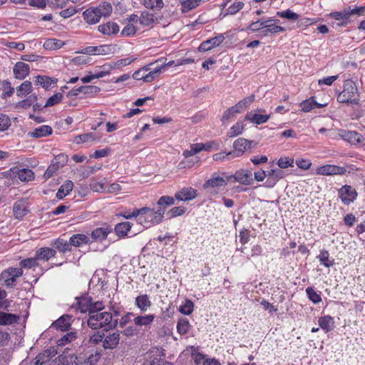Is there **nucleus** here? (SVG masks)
Segmentation results:
<instances>
[{"label":"nucleus","mask_w":365,"mask_h":365,"mask_svg":"<svg viewBox=\"0 0 365 365\" xmlns=\"http://www.w3.org/2000/svg\"><path fill=\"white\" fill-rule=\"evenodd\" d=\"M88 326L93 329H103L105 331L115 328L118 324V319H113L110 312H90L87 319Z\"/></svg>","instance_id":"1"},{"label":"nucleus","mask_w":365,"mask_h":365,"mask_svg":"<svg viewBox=\"0 0 365 365\" xmlns=\"http://www.w3.org/2000/svg\"><path fill=\"white\" fill-rule=\"evenodd\" d=\"M365 12V6L354 8L349 6L344 8L341 11L331 12L329 16L333 18L336 22V26H346L349 23L356 19L357 16L362 15ZM334 25V23H332Z\"/></svg>","instance_id":"2"},{"label":"nucleus","mask_w":365,"mask_h":365,"mask_svg":"<svg viewBox=\"0 0 365 365\" xmlns=\"http://www.w3.org/2000/svg\"><path fill=\"white\" fill-rule=\"evenodd\" d=\"M112 11L111 4L104 1L97 7H91L84 11L83 17L88 24H95L99 22L101 17L110 16Z\"/></svg>","instance_id":"3"},{"label":"nucleus","mask_w":365,"mask_h":365,"mask_svg":"<svg viewBox=\"0 0 365 365\" xmlns=\"http://www.w3.org/2000/svg\"><path fill=\"white\" fill-rule=\"evenodd\" d=\"M358 88L355 83L351 80H346L344 83V90L337 96V101L342 103L358 104L359 99Z\"/></svg>","instance_id":"4"},{"label":"nucleus","mask_w":365,"mask_h":365,"mask_svg":"<svg viewBox=\"0 0 365 365\" xmlns=\"http://www.w3.org/2000/svg\"><path fill=\"white\" fill-rule=\"evenodd\" d=\"M146 211L144 212L143 217H139L138 222L145 227H150L154 225L160 223L164 218V209L159 207L154 210L150 207H145Z\"/></svg>","instance_id":"5"},{"label":"nucleus","mask_w":365,"mask_h":365,"mask_svg":"<svg viewBox=\"0 0 365 365\" xmlns=\"http://www.w3.org/2000/svg\"><path fill=\"white\" fill-rule=\"evenodd\" d=\"M23 274L21 268L9 267L3 271L0 274V281L7 287H13L15 284L16 278Z\"/></svg>","instance_id":"6"},{"label":"nucleus","mask_w":365,"mask_h":365,"mask_svg":"<svg viewBox=\"0 0 365 365\" xmlns=\"http://www.w3.org/2000/svg\"><path fill=\"white\" fill-rule=\"evenodd\" d=\"M257 145L254 140H249L243 138H237L233 143V151L229 152V155H232V158L240 157L245 152L252 148V145Z\"/></svg>","instance_id":"7"},{"label":"nucleus","mask_w":365,"mask_h":365,"mask_svg":"<svg viewBox=\"0 0 365 365\" xmlns=\"http://www.w3.org/2000/svg\"><path fill=\"white\" fill-rule=\"evenodd\" d=\"M338 135L352 145H363L364 137L361 134L354 130H339Z\"/></svg>","instance_id":"8"},{"label":"nucleus","mask_w":365,"mask_h":365,"mask_svg":"<svg viewBox=\"0 0 365 365\" xmlns=\"http://www.w3.org/2000/svg\"><path fill=\"white\" fill-rule=\"evenodd\" d=\"M339 195L344 204L349 205L357 197V192L350 185H344L339 190Z\"/></svg>","instance_id":"9"},{"label":"nucleus","mask_w":365,"mask_h":365,"mask_svg":"<svg viewBox=\"0 0 365 365\" xmlns=\"http://www.w3.org/2000/svg\"><path fill=\"white\" fill-rule=\"evenodd\" d=\"M57 354V351L54 347H51L39 353L31 361L33 365H43L48 361Z\"/></svg>","instance_id":"10"},{"label":"nucleus","mask_w":365,"mask_h":365,"mask_svg":"<svg viewBox=\"0 0 365 365\" xmlns=\"http://www.w3.org/2000/svg\"><path fill=\"white\" fill-rule=\"evenodd\" d=\"M346 170L344 167L334 165H325L317 169V174L321 175H343Z\"/></svg>","instance_id":"11"},{"label":"nucleus","mask_w":365,"mask_h":365,"mask_svg":"<svg viewBox=\"0 0 365 365\" xmlns=\"http://www.w3.org/2000/svg\"><path fill=\"white\" fill-rule=\"evenodd\" d=\"M232 178L236 182L245 185H252L254 182L252 173L249 170H238L232 175Z\"/></svg>","instance_id":"12"},{"label":"nucleus","mask_w":365,"mask_h":365,"mask_svg":"<svg viewBox=\"0 0 365 365\" xmlns=\"http://www.w3.org/2000/svg\"><path fill=\"white\" fill-rule=\"evenodd\" d=\"M284 176V172L280 169H272L267 173V179L265 182V187H272L276 183Z\"/></svg>","instance_id":"13"},{"label":"nucleus","mask_w":365,"mask_h":365,"mask_svg":"<svg viewBox=\"0 0 365 365\" xmlns=\"http://www.w3.org/2000/svg\"><path fill=\"white\" fill-rule=\"evenodd\" d=\"M223 34H220L214 38L208 39L202 42L198 49L200 51L205 52L212 49V48L220 45L225 40Z\"/></svg>","instance_id":"14"},{"label":"nucleus","mask_w":365,"mask_h":365,"mask_svg":"<svg viewBox=\"0 0 365 365\" xmlns=\"http://www.w3.org/2000/svg\"><path fill=\"white\" fill-rule=\"evenodd\" d=\"M120 341V334L118 332H113L103 336V347L105 349H115Z\"/></svg>","instance_id":"15"},{"label":"nucleus","mask_w":365,"mask_h":365,"mask_svg":"<svg viewBox=\"0 0 365 365\" xmlns=\"http://www.w3.org/2000/svg\"><path fill=\"white\" fill-rule=\"evenodd\" d=\"M111 51L112 46L101 45L98 46H88L82 51V53L89 55H106L110 53Z\"/></svg>","instance_id":"16"},{"label":"nucleus","mask_w":365,"mask_h":365,"mask_svg":"<svg viewBox=\"0 0 365 365\" xmlns=\"http://www.w3.org/2000/svg\"><path fill=\"white\" fill-rule=\"evenodd\" d=\"M29 66L21 61L17 62L13 68L15 78L19 80L24 79L29 74Z\"/></svg>","instance_id":"17"},{"label":"nucleus","mask_w":365,"mask_h":365,"mask_svg":"<svg viewBox=\"0 0 365 365\" xmlns=\"http://www.w3.org/2000/svg\"><path fill=\"white\" fill-rule=\"evenodd\" d=\"M71 315H63L52 324V327L62 331H68L71 326Z\"/></svg>","instance_id":"18"},{"label":"nucleus","mask_w":365,"mask_h":365,"mask_svg":"<svg viewBox=\"0 0 365 365\" xmlns=\"http://www.w3.org/2000/svg\"><path fill=\"white\" fill-rule=\"evenodd\" d=\"M197 196L196 190L192 187L183 188L177 192L175 197L178 200L188 201L195 198Z\"/></svg>","instance_id":"19"},{"label":"nucleus","mask_w":365,"mask_h":365,"mask_svg":"<svg viewBox=\"0 0 365 365\" xmlns=\"http://www.w3.org/2000/svg\"><path fill=\"white\" fill-rule=\"evenodd\" d=\"M274 22L275 24L279 22V19H272L271 18L264 20V19H259L256 21L252 22L247 27L248 30L252 31H257L261 29H265L268 26L269 23Z\"/></svg>","instance_id":"20"},{"label":"nucleus","mask_w":365,"mask_h":365,"mask_svg":"<svg viewBox=\"0 0 365 365\" xmlns=\"http://www.w3.org/2000/svg\"><path fill=\"white\" fill-rule=\"evenodd\" d=\"M13 211L15 218L22 220L23 217L29 212L27 206L23 200L17 201L14 203Z\"/></svg>","instance_id":"21"},{"label":"nucleus","mask_w":365,"mask_h":365,"mask_svg":"<svg viewBox=\"0 0 365 365\" xmlns=\"http://www.w3.org/2000/svg\"><path fill=\"white\" fill-rule=\"evenodd\" d=\"M52 128L49 125H41L36 128L33 131L28 133V135L32 138H42L52 134Z\"/></svg>","instance_id":"22"},{"label":"nucleus","mask_w":365,"mask_h":365,"mask_svg":"<svg viewBox=\"0 0 365 365\" xmlns=\"http://www.w3.org/2000/svg\"><path fill=\"white\" fill-rule=\"evenodd\" d=\"M76 299L77 300V309L81 312H88L89 313L91 304H93L92 298L88 296H82L81 297H76Z\"/></svg>","instance_id":"23"},{"label":"nucleus","mask_w":365,"mask_h":365,"mask_svg":"<svg viewBox=\"0 0 365 365\" xmlns=\"http://www.w3.org/2000/svg\"><path fill=\"white\" fill-rule=\"evenodd\" d=\"M20 317L19 315L0 312V325L6 326L18 323Z\"/></svg>","instance_id":"24"},{"label":"nucleus","mask_w":365,"mask_h":365,"mask_svg":"<svg viewBox=\"0 0 365 365\" xmlns=\"http://www.w3.org/2000/svg\"><path fill=\"white\" fill-rule=\"evenodd\" d=\"M98 29L104 35L116 34L119 31V27L115 22H108L104 24L99 25Z\"/></svg>","instance_id":"25"},{"label":"nucleus","mask_w":365,"mask_h":365,"mask_svg":"<svg viewBox=\"0 0 365 365\" xmlns=\"http://www.w3.org/2000/svg\"><path fill=\"white\" fill-rule=\"evenodd\" d=\"M135 305L141 312H146L152 305L148 295L141 294L135 298Z\"/></svg>","instance_id":"26"},{"label":"nucleus","mask_w":365,"mask_h":365,"mask_svg":"<svg viewBox=\"0 0 365 365\" xmlns=\"http://www.w3.org/2000/svg\"><path fill=\"white\" fill-rule=\"evenodd\" d=\"M112 232V229L107 227H98L94 230L91 233V237L93 240L101 242L106 238L108 235Z\"/></svg>","instance_id":"27"},{"label":"nucleus","mask_w":365,"mask_h":365,"mask_svg":"<svg viewBox=\"0 0 365 365\" xmlns=\"http://www.w3.org/2000/svg\"><path fill=\"white\" fill-rule=\"evenodd\" d=\"M56 253V250L52 248L42 247L36 251L35 257L37 259L48 261L50 258L54 257Z\"/></svg>","instance_id":"28"},{"label":"nucleus","mask_w":365,"mask_h":365,"mask_svg":"<svg viewBox=\"0 0 365 365\" xmlns=\"http://www.w3.org/2000/svg\"><path fill=\"white\" fill-rule=\"evenodd\" d=\"M139 21L143 26H149L153 24L158 23V20L153 14L148 11H143L139 18Z\"/></svg>","instance_id":"29"},{"label":"nucleus","mask_w":365,"mask_h":365,"mask_svg":"<svg viewBox=\"0 0 365 365\" xmlns=\"http://www.w3.org/2000/svg\"><path fill=\"white\" fill-rule=\"evenodd\" d=\"M155 319V315L147 314L145 316H138L134 318L133 322L135 325L140 327H148L150 325Z\"/></svg>","instance_id":"30"},{"label":"nucleus","mask_w":365,"mask_h":365,"mask_svg":"<svg viewBox=\"0 0 365 365\" xmlns=\"http://www.w3.org/2000/svg\"><path fill=\"white\" fill-rule=\"evenodd\" d=\"M71 246L79 247L90 242L89 237L83 234L73 235L69 240Z\"/></svg>","instance_id":"31"},{"label":"nucleus","mask_w":365,"mask_h":365,"mask_svg":"<svg viewBox=\"0 0 365 365\" xmlns=\"http://www.w3.org/2000/svg\"><path fill=\"white\" fill-rule=\"evenodd\" d=\"M57 79L47 76H36V83L41 85L45 89H48L51 84L56 83Z\"/></svg>","instance_id":"32"},{"label":"nucleus","mask_w":365,"mask_h":365,"mask_svg":"<svg viewBox=\"0 0 365 365\" xmlns=\"http://www.w3.org/2000/svg\"><path fill=\"white\" fill-rule=\"evenodd\" d=\"M73 183L71 180L66 181L58 189L56 193V197L58 199H63L65 196L69 194L72 190Z\"/></svg>","instance_id":"33"},{"label":"nucleus","mask_w":365,"mask_h":365,"mask_svg":"<svg viewBox=\"0 0 365 365\" xmlns=\"http://www.w3.org/2000/svg\"><path fill=\"white\" fill-rule=\"evenodd\" d=\"M32 91V84L29 81H25L16 88V94L19 97L25 96Z\"/></svg>","instance_id":"34"},{"label":"nucleus","mask_w":365,"mask_h":365,"mask_svg":"<svg viewBox=\"0 0 365 365\" xmlns=\"http://www.w3.org/2000/svg\"><path fill=\"white\" fill-rule=\"evenodd\" d=\"M333 318L330 316H324L319 319L320 327L326 332H329L333 329Z\"/></svg>","instance_id":"35"},{"label":"nucleus","mask_w":365,"mask_h":365,"mask_svg":"<svg viewBox=\"0 0 365 365\" xmlns=\"http://www.w3.org/2000/svg\"><path fill=\"white\" fill-rule=\"evenodd\" d=\"M131 228V223L129 222H124L118 223L115 227V231L119 237H125L128 232Z\"/></svg>","instance_id":"36"},{"label":"nucleus","mask_w":365,"mask_h":365,"mask_svg":"<svg viewBox=\"0 0 365 365\" xmlns=\"http://www.w3.org/2000/svg\"><path fill=\"white\" fill-rule=\"evenodd\" d=\"M317 258L322 264L328 268L332 267L334 263V259H329V253L327 250H322Z\"/></svg>","instance_id":"37"},{"label":"nucleus","mask_w":365,"mask_h":365,"mask_svg":"<svg viewBox=\"0 0 365 365\" xmlns=\"http://www.w3.org/2000/svg\"><path fill=\"white\" fill-rule=\"evenodd\" d=\"M18 178L23 182L31 181L34 178V173L31 169L24 168L19 170Z\"/></svg>","instance_id":"38"},{"label":"nucleus","mask_w":365,"mask_h":365,"mask_svg":"<svg viewBox=\"0 0 365 365\" xmlns=\"http://www.w3.org/2000/svg\"><path fill=\"white\" fill-rule=\"evenodd\" d=\"M201 0H184L181 2L182 8L181 11L182 13H186L190 10L196 8Z\"/></svg>","instance_id":"39"},{"label":"nucleus","mask_w":365,"mask_h":365,"mask_svg":"<svg viewBox=\"0 0 365 365\" xmlns=\"http://www.w3.org/2000/svg\"><path fill=\"white\" fill-rule=\"evenodd\" d=\"M143 5L148 9L160 10L164 3L163 0H143Z\"/></svg>","instance_id":"40"},{"label":"nucleus","mask_w":365,"mask_h":365,"mask_svg":"<svg viewBox=\"0 0 365 365\" xmlns=\"http://www.w3.org/2000/svg\"><path fill=\"white\" fill-rule=\"evenodd\" d=\"M81 93H83L87 97H93L96 96L99 91L100 88L96 86H80Z\"/></svg>","instance_id":"41"},{"label":"nucleus","mask_w":365,"mask_h":365,"mask_svg":"<svg viewBox=\"0 0 365 365\" xmlns=\"http://www.w3.org/2000/svg\"><path fill=\"white\" fill-rule=\"evenodd\" d=\"M242 111L240 110L239 107H237V105L235 104V106L229 108L224 112L222 117V121L225 122V120H228L229 119L233 118L235 114L240 113Z\"/></svg>","instance_id":"42"},{"label":"nucleus","mask_w":365,"mask_h":365,"mask_svg":"<svg viewBox=\"0 0 365 365\" xmlns=\"http://www.w3.org/2000/svg\"><path fill=\"white\" fill-rule=\"evenodd\" d=\"M37 100L36 94L34 93L28 96L26 99L19 102L16 107L22 108H28L31 105H34V102Z\"/></svg>","instance_id":"43"},{"label":"nucleus","mask_w":365,"mask_h":365,"mask_svg":"<svg viewBox=\"0 0 365 365\" xmlns=\"http://www.w3.org/2000/svg\"><path fill=\"white\" fill-rule=\"evenodd\" d=\"M225 184V180L221 177H213L211 179L206 181L204 185L205 187H221Z\"/></svg>","instance_id":"44"},{"label":"nucleus","mask_w":365,"mask_h":365,"mask_svg":"<svg viewBox=\"0 0 365 365\" xmlns=\"http://www.w3.org/2000/svg\"><path fill=\"white\" fill-rule=\"evenodd\" d=\"M244 130V124L242 122H237L232 127L227 133L229 138H234L240 135Z\"/></svg>","instance_id":"45"},{"label":"nucleus","mask_w":365,"mask_h":365,"mask_svg":"<svg viewBox=\"0 0 365 365\" xmlns=\"http://www.w3.org/2000/svg\"><path fill=\"white\" fill-rule=\"evenodd\" d=\"M190 327V322L187 319H180L178 322L177 329L180 334H185L189 331Z\"/></svg>","instance_id":"46"},{"label":"nucleus","mask_w":365,"mask_h":365,"mask_svg":"<svg viewBox=\"0 0 365 365\" xmlns=\"http://www.w3.org/2000/svg\"><path fill=\"white\" fill-rule=\"evenodd\" d=\"M277 16L291 21H297L299 16V14L292 11L290 9L284 11H277Z\"/></svg>","instance_id":"47"},{"label":"nucleus","mask_w":365,"mask_h":365,"mask_svg":"<svg viewBox=\"0 0 365 365\" xmlns=\"http://www.w3.org/2000/svg\"><path fill=\"white\" fill-rule=\"evenodd\" d=\"M194 309V304L190 299H185V303L179 308V311L185 314L190 315Z\"/></svg>","instance_id":"48"},{"label":"nucleus","mask_w":365,"mask_h":365,"mask_svg":"<svg viewBox=\"0 0 365 365\" xmlns=\"http://www.w3.org/2000/svg\"><path fill=\"white\" fill-rule=\"evenodd\" d=\"M54 246L57 250L62 252L71 250L70 242H68L63 239H57L54 242Z\"/></svg>","instance_id":"49"},{"label":"nucleus","mask_w":365,"mask_h":365,"mask_svg":"<svg viewBox=\"0 0 365 365\" xmlns=\"http://www.w3.org/2000/svg\"><path fill=\"white\" fill-rule=\"evenodd\" d=\"M64 45V43L58 39H48L47 40L43 46L46 49H58L61 48Z\"/></svg>","instance_id":"50"},{"label":"nucleus","mask_w":365,"mask_h":365,"mask_svg":"<svg viewBox=\"0 0 365 365\" xmlns=\"http://www.w3.org/2000/svg\"><path fill=\"white\" fill-rule=\"evenodd\" d=\"M285 28L277 26L275 24L269 23L268 26L263 31L264 36H268L269 34H277L281 31H284Z\"/></svg>","instance_id":"51"},{"label":"nucleus","mask_w":365,"mask_h":365,"mask_svg":"<svg viewBox=\"0 0 365 365\" xmlns=\"http://www.w3.org/2000/svg\"><path fill=\"white\" fill-rule=\"evenodd\" d=\"M76 337L77 336L76 331L68 332L58 340V345L63 346L67 343L73 341L76 339Z\"/></svg>","instance_id":"52"},{"label":"nucleus","mask_w":365,"mask_h":365,"mask_svg":"<svg viewBox=\"0 0 365 365\" xmlns=\"http://www.w3.org/2000/svg\"><path fill=\"white\" fill-rule=\"evenodd\" d=\"M174 203V198L168 195L162 196L158 201V205L160 206V207L163 208L164 210L167 206L172 205Z\"/></svg>","instance_id":"53"},{"label":"nucleus","mask_w":365,"mask_h":365,"mask_svg":"<svg viewBox=\"0 0 365 365\" xmlns=\"http://www.w3.org/2000/svg\"><path fill=\"white\" fill-rule=\"evenodd\" d=\"M2 88L4 92L2 93L1 97L6 98L11 96L14 92V88L11 86V83L9 81H4L2 83Z\"/></svg>","instance_id":"54"},{"label":"nucleus","mask_w":365,"mask_h":365,"mask_svg":"<svg viewBox=\"0 0 365 365\" xmlns=\"http://www.w3.org/2000/svg\"><path fill=\"white\" fill-rule=\"evenodd\" d=\"M11 125L9 117L4 113H0V131L6 130Z\"/></svg>","instance_id":"55"},{"label":"nucleus","mask_w":365,"mask_h":365,"mask_svg":"<svg viewBox=\"0 0 365 365\" xmlns=\"http://www.w3.org/2000/svg\"><path fill=\"white\" fill-rule=\"evenodd\" d=\"M306 292L309 299L314 304H317L322 301L320 295L318 294L312 287H307L306 289Z\"/></svg>","instance_id":"56"},{"label":"nucleus","mask_w":365,"mask_h":365,"mask_svg":"<svg viewBox=\"0 0 365 365\" xmlns=\"http://www.w3.org/2000/svg\"><path fill=\"white\" fill-rule=\"evenodd\" d=\"M63 95L61 93H57L53 96H51L43 106L44 108L53 106L61 101Z\"/></svg>","instance_id":"57"},{"label":"nucleus","mask_w":365,"mask_h":365,"mask_svg":"<svg viewBox=\"0 0 365 365\" xmlns=\"http://www.w3.org/2000/svg\"><path fill=\"white\" fill-rule=\"evenodd\" d=\"M255 100V96L252 94L247 98H244L243 100L239 101L237 105V107L242 111L243 109L247 108L252 103H253Z\"/></svg>","instance_id":"58"},{"label":"nucleus","mask_w":365,"mask_h":365,"mask_svg":"<svg viewBox=\"0 0 365 365\" xmlns=\"http://www.w3.org/2000/svg\"><path fill=\"white\" fill-rule=\"evenodd\" d=\"M90 140H95L93 133H83L75 137L74 142L77 144L81 143L88 142Z\"/></svg>","instance_id":"59"},{"label":"nucleus","mask_w":365,"mask_h":365,"mask_svg":"<svg viewBox=\"0 0 365 365\" xmlns=\"http://www.w3.org/2000/svg\"><path fill=\"white\" fill-rule=\"evenodd\" d=\"M314 97H312L301 103L300 106L304 112H309L314 108Z\"/></svg>","instance_id":"60"},{"label":"nucleus","mask_w":365,"mask_h":365,"mask_svg":"<svg viewBox=\"0 0 365 365\" xmlns=\"http://www.w3.org/2000/svg\"><path fill=\"white\" fill-rule=\"evenodd\" d=\"M185 212L184 207H174L171 208L167 213L170 218L175 217L183 215Z\"/></svg>","instance_id":"61"},{"label":"nucleus","mask_w":365,"mask_h":365,"mask_svg":"<svg viewBox=\"0 0 365 365\" xmlns=\"http://www.w3.org/2000/svg\"><path fill=\"white\" fill-rule=\"evenodd\" d=\"M20 264L22 267L25 268H32L35 267L38 265L36 257L34 258H28L24 260H21Z\"/></svg>","instance_id":"62"},{"label":"nucleus","mask_w":365,"mask_h":365,"mask_svg":"<svg viewBox=\"0 0 365 365\" xmlns=\"http://www.w3.org/2000/svg\"><path fill=\"white\" fill-rule=\"evenodd\" d=\"M244 5V3L242 1L234 3L227 9V14L231 15L235 14L243 8Z\"/></svg>","instance_id":"63"},{"label":"nucleus","mask_w":365,"mask_h":365,"mask_svg":"<svg viewBox=\"0 0 365 365\" xmlns=\"http://www.w3.org/2000/svg\"><path fill=\"white\" fill-rule=\"evenodd\" d=\"M269 118V115L254 114L252 115V123L260 125L267 122Z\"/></svg>","instance_id":"64"}]
</instances>
